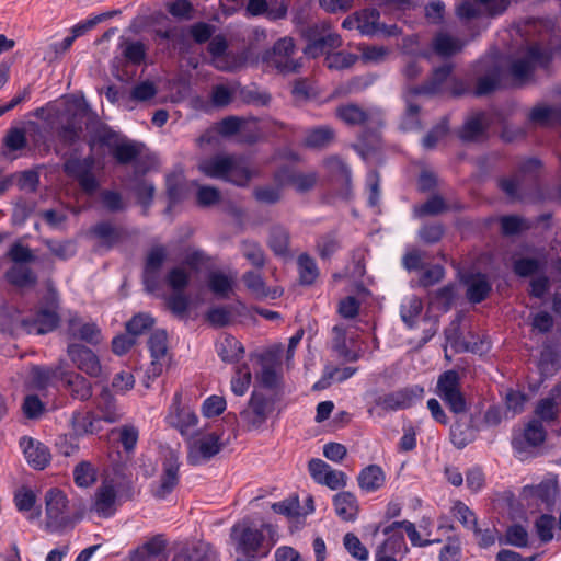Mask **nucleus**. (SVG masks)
<instances>
[{
    "label": "nucleus",
    "mask_w": 561,
    "mask_h": 561,
    "mask_svg": "<svg viewBox=\"0 0 561 561\" xmlns=\"http://www.w3.org/2000/svg\"><path fill=\"white\" fill-rule=\"evenodd\" d=\"M198 170L206 176L244 186L253 176L247 159L238 156L218 154L202 160Z\"/></svg>",
    "instance_id": "1"
},
{
    "label": "nucleus",
    "mask_w": 561,
    "mask_h": 561,
    "mask_svg": "<svg viewBox=\"0 0 561 561\" xmlns=\"http://www.w3.org/2000/svg\"><path fill=\"white\" fill-rule=\"evenodd\" d=\"M59 298L54 289H49L45 297V302L34 316L25 317L21 320L22 329L28 334H47L53 332L59 324L58 314Z\"/></svg>",
    "instance_id": "2"
},
{
    "label": "nucleus",
    "mask_w": 561,
    "mask_h": 561,
    "mask_svg": "<svg viewBox=\"0 0 561 561\" xmlns=\"http://www.w3.org/2000/svg\"><path fill=\"white\" fill-rule=\"evenodd\" d=\"M552 56L538 44L526 46L511 65V75L517 81L527 80L537 67H546Z\"/></svg>",
    "instance_id": "3"
},
{
    "label": "nucleus",
    "mask_w": 561,
    "mask_h": 561,
    "mask_svg": "<svg viewBox=\"0 0 561 561\" xmlns=\"http://www.w3.org/2000/svg\"><path fill=\"white\" fill-rule=\"evenodd\" d=\"M436 394L444 401L450 412L455 414H461L468 410L465 394L460 389L459 375L455 370H447L439 376Z\"/></svg>",
    "instance_id": "4"
},
{
    "label": "nucleus",
    "mask_w": 561,
    "mask_h": 561,
    "mask_svg": "<svg viewBox=\"0 0 561 561\" xmlns=\"http://www.w3.org/2000/svg\"><path fill=\"white\" fill-rule=\"evenodd\" d=\"M540 167L541 163L538 159L526 160L522 163L518 174L501 181L502 190L512 199H525L526 190L535 185Z\"/></svg>",
    "instance_id": "5"
},
{
    "label": "nucleus",
    "mask_w": 561,
    "mask_h": 561,
    "mask_svg": "<svg viewBox=\"0 0 561 561\" xmlns=\"http://www.w3.org/2000/svg\"><path fill=\"white\" fill-rule=\"evenodd\" d=\"M45 513L48 530L56 531L72 526L67 496L58 489H50L46 492Z\"/></svg>",
    "instance_id": "6"
},
{
    "label": "nucleus",
    "mask_w": 561,
    "mask_h": 561,
    "mask_svg": "<svg viewBox=\"0 0 561 561\" xmlns=\"http://www.w3.org/2000/svg\"><path fill=\"white\" fill-rule=\"evenodd\" d=\"M547 437V431L538 420L529 421L525 427L515 433L512 438V447L519 459L533 455L534 449L540 447Z\"/></svg>",
    "instance_id": "7"
},
{
    "label": "nucleus",
    "mask_w": 561,
    "mask_h": 561,
    "mask_svg": "<svg viewBox=\"0 0 561 561\" xmlns=\"http://www.w3.org/2000/svg\"><path fill=\"white\" fill-rule=\"evenodd\" d=\"M294 53L295 43L293 38L283 37L274 44L271 50L263 55V61L267 67L282 73L296 72L301 65L293 58Z\"/></svg>",
    "instance_id": "8"
},
{
    "label": "nucleus",
    "mask_w": 561,
    "mask_h": 561,
    "mask_svg": "<svg viewBox=\"0 0 561 561\" xmlns=\"http://www.w3.org/2000/svg\"><path fill=\"white\" fill-rule=\"evenodd\" d=\"M230 538L236 545L237 551L245 556H253L260 550L264 535L250 519L244 518L232 526Z\"/></svg>",
    "instance_id": "9"
},
{
    "label": "nucleus",
    "mask_w": 561,
    "mask_h": 561,
    "mask_svg": "<svg viewBox=\"0 0 561 561\" xmlns=\"http://www.w3.org/2000/svg\"><path fill=\"white\" fill-rule=\"evenodd\" d=\"M273 403L263 394L253 391L248 405L240 412V419L248 431L259 430L273 411Z\"/></svg>",
    "instance_id": "10"
},
{
    "label": "nucleus",
    "mask_w": 561,
    "mask_h": 561,
    "mask_svg": "<svg viewBox=\"0 0 561 561\" xmlns=\"http://www.w3.org/2000/svg\"><path fill=\"white\" fill-rule=\"evenodd\" d=\"M94 163V158L89 156L84 159H68L64 164L65 173L77 180L82 191L90 195L99 187V182L93 174Z\"/></svg>",
    "instance_id": "11"
},
{
    "label": "nucleus",
    "mask_w": 561,
    "mask_h": 561,
    "mask_svg": "<svg viewBox=\"0 0 561 561\" xmlns=\"http://www.w3.org/2000/svg\"><path fill=\"white\" fill-rule=\"evenodd\" d=\"M221 448V435L216 432L192 438L188 442V461L194 466L201 465L216 456Z\"/></svg>",
    "instance_id": "12"
},
{
    "label": "nucleus",
    "mask_w": 561,
    "mask_h": 561,
    "mask_svg": "<svg viewBox=\"0 0 561 561\" xmlns=\"http://www.w3.org/2000/svg\"><path fill=\"white\" fill-rule=\"evenodd\" d=\"M181 400L182 393L176 392L173 397V401L167 416V422L172 427L176 428L181 435L191 436L196 431L198 417L191 408L182 407Z\"/></svg>",
    "instance_id": "13"
},
{
    "label": "nucleus",
    "mask_w": 561,
    "mask_h": 561,
    "mask_svg": "<svg viewBox=\"0 0 561 561\" xmlns=\"http://www.w3.org/2000/svg\"><path fill=\"white\" fill-rule=\"evenodd\" d=\"M67 354L73 365L90 377L96 378L102 374V366L96 354L84 345L72 343L67 347Z\"/></svg>",
    "instance_id": "14"
},
{
    "label": "nucleus",
    "mask_w": 561,
    "mask_h": 561,
    "mask_svg": "<svg viewBox=\"0 0 561 561\" xmlns=\"http://www.w3.org/2000/svg\"><path fill=\"white\" fill-rule=\"evenodd\" d=\"M336 116L347 125H381L382 115L377 108L364 110L356 104H345L336 108Z\"/></svg>",
    "instance_id": "15"
},
{
    "label": "nucleus",
    "mask_w": 561,
    "mask_h": 561,
    "mask_svg": "<svg viewBox=\"0 0 561 561\" xmlns=\"http://www.w3.org/2000/svg\"><path fill=\"white\" fill-rule=\"evenodd\" d=\"M100 141L110 149L114 159L121 164L131 162L140 153V148L136 142L119 139V137L112 131L104 133L100 137Z\"/></svg>",
    "instance_id": "16"
},
{
    "label": "nucleus",
    "mask_w": 561,
    "mask_h": 561,
    "mask_svg": "<svg viewBox=\"0 0 561 561\" xmlns=\"http://www.w3.org/2000/svg\"><path fill=\"white\" fill-rule=\"evenodd\" d=\"M67 334L73 340H81L92 345H96L102 341L101 329L98 324L92 321H84L77 313L69 314Z\"/></svg>",
    "instance_id": "17"
},
{
    "label": "nucleus",
    "mask_w": 561,
    "mask_h": 561,
    "mask_svg": "<svg viewBox=\"0 0 561 561\" xmlns=\"http://www.w3.org/2000/svg\"><path fill=\"white\" fill-rule=\"evenodd\" d=\"M148 346L152 358L148 374L156 378L162 374L167 363L168 337L165 331H154L149 337Z\"/></svg>",
    "instance_id": "18"
},
{
    "label": "nucleus",
    "mask_w": 561,
    "mask_h": 561,
    "mask_svg": "<svg viewBox=\"0 0 561 561\" xmlns=\"http://www.w3.org/2000/svg\"><path fill=\"white\" fill-rule=\"evenodd\" d=\"M20 446L27 463L32 468L43 470L50 463L51 455L49 448L42 442L32 437H22Z\"/></svg>",
    "instance_id": "19"
},
{
    "label": "nucleus",
    "mask_w": 561,
    "mask_h": 561,
    "mask_svg": "<svg viewBox=\"0 0 561 561\" xmlns=\"http://www.w3.org/2000/svg\"><path fill=\"white\" fill-rule=\"evenodd\" d=\"M168 257V250L164 245H153L147 253L144 268V284L148 291H153L157 286L158 273Z\"/></svg>",
    "instance_id": "20"
},
{
    "label": "nucleus",
    "mask_w": 561,
    "mask_h": 561,
    "mask_svg": "<svg viewBox=\"0 0 561 561\" xmlns=\"http://www.w3.org/2000/svg\"><path fill=\"white\" fill-rule=\"evenodd\" d=\"M322 31L323 34L321 36L310 39L306 46L304 51L308 57L317 58L324 54L328 56L332 50L342 46L343 41L337 33L330 32L329 26L325 24L322 25Z\"/></svg>",
    "instance_id": "21"
},
{
    "label": "nucleus",
    "mask_w": 561,
    "mask_h": 561,
    "mask_svg": "<svg viewBox=\"0 0 561 561\" xmlns=\"http://www.w3.org/2000/svg\"><path fill=\"white\" fill-rule=\"evenodd\" d=\"M179 461L174 453H170L163 462V473L153 494L158 499L169 495L179 482Z\"/></svg>",
    "instance_id": "22"
},
{
    "label": "nucleus",
    "mask_w": 561,
    "mask_h": 561,
    "mask_svg": "<svg viewBox=\"0 0 561 561\" xmlns=\"http://www.w3.org/2000/svg\"><path fill=\"white\" fill-rule=\"evenodd\" d=\"M466 43L446 31L437 32L431 42L432 50L442 58L451 57L462 50Z\"/></svg>",
    "instance_id": "23"
},
{
    "label": "nucleus",
    "mask_w": 561,
    "mask_h": 561,
    "mask_svg": "<svg viewBox=\"0 0 561 561\" xmlns=\"http://www.w3.org/2000/svg\"><path fill=\"white\" fill-rule=\"evenodd\" d=\"M60 381L73 399L87 401L92 397V385L78 373L64 369Z\"/></svg>",
    "instance_id": "24"
},
{
    "label": "nucleus",
    "mask_w": 561,
    "mask_h": 561,
    "mask_svg": "<svg viewBox=\"0 0 561 561\" xmlns=\"http://www.w3.org/2000/svg\"><path fill=\"white\" fill-rule=\"evenodd\" d=\"M279 186L291 185L299 193L312 190L318 182V173L311 172H294L285 171L277 175Z\"/></svg>",
    "instance_id": "25"
},
{
    "label": "nucleus",
    "mask_w": 561,
    "mask_h": 561,
    "mask_svg": "<svg viewBox=\"0 0 561 561\" xmlns=\"http://www.w3.org/2000/svg\"><path fill=\"white\" fill-rule=\"evenodd\" d=\"M116 492L112 485L103 484L95 494L91 511L100 517H110L116 511Z\"/></svg>",
    "instance_id": "26"
},
{
    "label": "nucleus",
    "mask_w": 561,
    "mask_h": 561,
    "mask_svg": "<svg viewBox=\"0 0 561 561\" xmlns=\"http://www.w3.org/2000/svg\"><path fill=\"white\" fill-rule=\"evenodd\" d=\"M451 71V65H444L436 68L430 80L417 89V93L434 94L448 91L449 81L454 83L456 82L454 79H450Z\"/></svg>",
    "instance_id": "27"
},
{
    "label": "nucleus",
    "mask_w": 561,
    "mask_h": 561,
    "mask_svg": "<svg viewBox=\"0 0 561 561\" xmlns=\"http://www.w3.org/2000/svg\"><path fill=\"white\" fill-rule=\"evenodd\" d=\"M333 505L336 515L345 522H353L357 517L359 505L356 496L348 492L343 491L334 495Z\"/></svg>",
    "instance_id": "28"
},
{
    "label": "nucleus",
    "mask_w": 561,
    "mask_h": 561,
    "mask_svg": "<svg viewBox=\"0 0 561 561\" xmlns=\"http://www.w3.org/2000/svg\"><path fill=\"white\" fill-rule=\"evenodd\" d=\"M100 421L91 411L77 410L71 414L70 426L77 437L94 434L99 431L95 424Z\"/></svg>",
    "instance_id": "29"
},
{
    "label": "nucleus",
    "mask_w": 561,
    "mask_h": 561,
    "mask_svg": "<svg viewBox=\"0 0 561 561\" xmlns=\"http://www.w3.org/2000/svg\"><path fill=\"white\" fill-rule=\"evenodd\" d=\"M95 407L101 413V419L107 423H116L123 417L115 398L107 388H104L95 399Z\"/></svg>",
    "instance_id": "30"
},
{
    "label": "nucleus",
    "mask_w": 561,
    "mask_h": 561,
    "mask_svg": "<svg viewBox=\"0 0 561 561\" xmlns=\"http://www.w3.org/2000/svg\"><path fill=\"white\" fill-rule=\"evenodd\" d=\"M489 121L484 113H477L469 117L460 130V138L463 141H477L484 137Z\"/></svg>",
    "instance_id": "31"
},
{
    "label": "nucleus",
    "mask_w": 561,
    "mask_h": 561,
    "mask_svg": "<svg viewBox=\"0 0 561 561\" xmlns=\"http://www.w3.org/2000/svg\"><path fill=\"white\" fill-rule=\"evenodd\" d=\"M242 282L247 289L256 299L263 298H275L278 293L276 289L270 290L266 283L263 279L262 274L259 271H248L242 275Z\"/></svg>",
    "instance_id": "32"
},
{
    "label": "nucleus",
    "mask_w": 561,
    "mask_h": 561,
    "mask_svg": "<svg viewBox=\"0 0 561 561\" xmlns=\"http://www.w3.org/2000/svg\"><path fill=\"white\" fill-rule=\"evenodd\" d=\"M216 350L218 356L225 363H237L244 355V347L239 340L232 335H225L217 344Z\"/></svg>",
    "instance_id": "33"
},
{
    "label": "nucleus",
    "mask_w": 561,
    "mask_h": 561,
    "mask_svg": "<svg viewBox=\"0 0 561 561\" xmlns=\"http://www.w3.org/2000/svg\"><path fill=\"white\" fill-rule=\"evenodd\" d=\"M478 428L474 426L472 420H459L450 430L451 443L458 448L462 449L477 438Z\"/></svg>",
    "instance_id": "34"
},
{
    "label": "nucleus",
    "mask_w": 561,
    "mask_h": 561,
    "mask_svg": "<svg viewBox=\"0 0 561 561\" xmlns=\"http://www.w3.org/2000/svg\"><path fill=\"white\" fill-rule=\"evenodd\" d=\"M357 481L363 491L370 493L379 490L385 484L386 476L379 466L369 465L360 471Z\"/></svg>",
    "instance_id": "35"
},
{
    "label": "nucleus",
    "mask_w": 561,
    "mask_h": 561,
    "mask_svg": "<svg viewBox=\"0 0 561 561\" xmlns=\"http://www.w3.org/2000/svg\"><path fill=\"white\" fill-rule=\"evenodd\" d=\"M467 298L472 304L484 300L491 291V284L483 274L471 275L466 279Z\"/></svg>",
    "instance_id": "36"
},
{
    "label": "nucleus",
    "mask_w": 561,
    "mask_h": 561,
    "mask_svg": "<svg viewBox=\"0 0 561 561\" xmlns=\"http://www.w3.org/2000/svg\"><path fill=\"white\" fill-rule=\"evenodd\" d=\"M90 233L100 241L101 245H104L107 249L117 244L123 237L122 229L111 225L110 222L96 224L91 228Z\"/></svg>",
    "instance_id": "37"
},
{
    "label": "nucleus",
    "mask_w": 561,
    "mask_h": 561,
    "mask_svg": "<svg viewBox=\"0 0 561 561\" xmlns=\"http://www.w3.org/2000/svg\"><path fill=\"white\" fill-rule=\"evenodd\" d=\"M557 483L542 482L536 486H527L524 489V496L533 499L536 502H541L549 507L557 494Z\"/></svg>",
    "instance_id": "38"
},
{
    "label": "nucleus",
    "mask_w": 561,
    "mask_h": 561,
    "mask_svg": "<svg viewBox=\"0 0 561 561\" xmlns=\"http://www.w3.org/2000/svg\"><path fill=\"white\" fill-rule=\"evenodd\" d=\"M290 236L286 228L275 226L271 229L267 244L276 256H286L289 252Z\"/></svg>",
    "instance_id": "39"
},
{
    "label": "nucleus",
    "mask_w": 561,
    "mask_h": 561,
    "mask_svg": "<svg viewBox=\"0 0 561 561\" xmlns=\"http://www.w3.org/2000/svg\"><path fill=\"white\" fill-rule=\"evenodd\" d=\"M8 282L16 287H32L36 284L37 277L33 271L22 264L13 265L5 273Z\"/></svg>",
    "instance_id": "40"
},
{
    "label": "nucleus",
    "mask_w": 561,
    "mask_h": 561,
    "mask_svg": "<svg viewBox=\"0 0 561 561\" xmlns=\"http://www.w3.org/2000/svg\"><path fill=\"white\" fill-rule=\"evenodd\" d=\"M240 249L243 257L256 270H261L265 266L266 255L259 242L244 240L241 242Z\"/></svg>",
    "instance_id": "41"
},
{
    "label": "nucleus",
    "mask_w": 561,
    "mask_h": 561,
    "mask_svg": "<svg viewBox=\"0 0 561 561\" xmlns=\"http://www.w3.org/2000/svg\"><path fill=\"white\" fill-rule=\"evenodd\" d=\"M299 280L304 285H312L319 277V268L313 257L302 253L297 259Z\"/></svg>",
    "instance_id": "42"
},
{
    "label": "nucleus",
    "mask_w": 561,
    "mask_h": 561,
    "mask_svg": "<svg viewBox=\"0 0 561 561\" xmlns=\"http://www.w3.org/2000/svg\"><path fill=\"white\" fill-rule=\"evenodd\" d=\"M335 133L329 126H320L308 130L305 145L310 148H323L334 140Z\"/></svg>",
    "instance_id": "43"
},
{
    "label": "nucleus",
    "mask_w": 561,
    "mask_h": 561,
    "mask_svg": "<svg viewBox=\"0 0 561 561\" xmlns=\"http://www.w3.org/2000/svg\"><path fill=\"white\" fill-rule=\"evenodd\" d=\"M423 310L421 298L415 295L407 297L401 305L400 314L402 321L410 328L415 324L416 319Z\"/></svg>",
    "instance_id": "44"
},
{
    "label": "nucleus",
    "mask_w": 561,
    "mask_h": 561,
    "mask_svg": "<svg viewBox=\"0 0 561 561\" xmlns=\"http://www.w3.org/2000/svg\"><path fill=\"white\" fill-rule=\"evenodd\" d=\"M334 334L332 341L333 350L347 362H355L358 359V354L348 350L346 345V330L342 325H334L332 329Z\"/></svg>",
    "instance_id": "45"
},
{
    "label": "nucleus",
    "mask_w": 561,
    "mask_h": 561,
    "mask_svg": "<svg viewBox=\"0 0 561 561\" xmlns=\"http://www.w3.org/2000/svg\"><path fill=\"white\" fill-rule=\"evenodd\" d=\"M64 369V362H59L54 367H34L32 370L34 382L37 387L44 388L51 380H60Z\"/></svg>",
    "instance_id": "46"
},
{
    "label": "nucleus",
    "mask_w": 561,
    "mask_h": 561,
    "mask_svg": "<svg viewBox=\"0 0 561 561\" xmlns=\"http://www.w3.org/2000/svg\"><path fill=\"white\" fill-rule=\"evenodd\" d=\"M404 528L407 535L414 547H426L440 540L422 539L420 533L416 530L415 525L409 520L393 522L391 525L383 529L385 535H388L396 528Z\"/></svg>",
    "instance_id": "47"
},
{
    "label": "nucleus",
    "mask_w": 561,
    "mask_h": 561,
    "mask_svg": "<svg viewBox=\"0 0 561 561\" xmlns=\"http://www.w3.org/2000/svg\"><path fill=\"white\" fill-rule=\"evenodd\" d=\"M262 360V369L261 373L256 375L259 382L268 389L276 388L282 379V374L277 369L276 365L265 357L261 358Z\"/></svg>",
    "instance_id": "48"
},
{
    "label": "nucleus",
    "mask_w": 561,
    "mask_h": 561,
    "mask_svg": "<svg viewBox=\"0 0 561 561\" xmlns=\"http://www.w3.org/2000/svg\"><path fill=\"white\" fill-rule=\"evenodd\" d=\"M358 18V31L362 35L371 36L375 35L378 27V20L380 14L375 9H366L357 12Z\"/></svg>",
    "instance_id": "49"
},
{
    "label": "nucleus",
    "mask_w": 561,
    "mask_h": 561,
    "mask_svg": "<svg viewBox=\"0 0 561 561\" xmlns=\"http://www.w3.org/2000/svg\"><path fill=\"white\" fill-rule=\"evenodd\" d=\"M450 513L465 528L469 530L476 529V526L478 525V517L476 513L462 501H455L450 508Z\"/></svg>",
    "instance_id": "50"
},
{
    "label": "nucleus",
    "mask_w": 561,
    "mask_h": 561,
    "mask_svg": "<svg viewBox=\"0 0 561 561\" xmlns=\"http://www.w3.org/2000/svg\"><path fill=\"white\" fill-rule=\"evenodd\" d=\"M122 54L130 64L140 65L146 58L147 47L139 41L125 39L122 43Z\"/></svg>",
    "instance_id": "51"
},
{
    "label": "nucleus",
    "mask_w": 561,
    "mask_h": 561,
    "mask_svg": "<svg viewBox=\"0 0 561 561\" xmlns=\"http://www.w3.org/2000/svg\"><path fill=\"white\" fill-rule=\"evenodd\" d=\"M394 396L397 398L400 410L408 409L417 401L422 400L424 396V389L423 387L415 385L394 391Z\"/></svg>",
    "instance_id": "52"
},
{
    "label": "nucleus",
    "mask_w": 561,
    "mask_h": 561,
    "mask_svg": "<svg viewBox=\"0 0 561 561\" xmlns=\"http://www.w3.org/2000/svg\"><path fill=\"white\" fill-rule=\"evenodd\" d=\"M499 542L525 548L528 546V531L522 525L514 524L506 529L504 539L499 538Z\"/></svg>",
    "instance_id": "53"
},
{
    "label": "nucleus",
    "mask_w": 561,
    "mask_h": 561,
    "mask_svg": "<svg viewBox=\"0 0 561 561\" xmlns=\"http://www.w3.org/2000/svg\"><path fill=\"white\" fill-rule=\"evenodd\" d=\"M358 60V56L347 51L328 54L325 65L329 69L344 70L351 68Z\"/></svg>",
    "instance_id": "54"
},
{
    "label": "nucleus",
    "mask_w": 561,
    "mask_h": 561,
    "mask_svg": "<svg viewBox=\"0 0 561 561\" xmlns=\"http://www.w3.org/2000/svg\"><path fill=\"white\" fill-rule=\"evenodd\" d=\"M154 324L153 318L148 313H138L126 323V331L135 340L137 336L150 330Z\"/></svg>",
    "instance_id": "55"
},
{
    "label": "nucleus",
    "mask_w": 561,
    "mask_h": 561,
    "mask_svg": "<svg viewBox=\"0 0 561 561\" xmlns=\"http://www.w3.org/2000/svg\"><path fill=\"white\" fill-rule=\"evenodd\" d=\"M233 279L221 272H213L208 277L209 289L221 297H227L231 291Z\"/></svg>",
    "instance_id": "56"
},
{
    "label": "nucleus",
    "mask_w": 561,
    "mask_h": 561,
    "mask_svg": "<svg viewBox=\"0 0 561 561\" xmlns=\"http://www.w3.org/2000/svg\"><path fill=\"white\" fill-rule=\"evenodd\" d=\"M73 478L78 486L87 488L96 481V471L89 461H82L75 467Z\"/></svg>",
    "instance_id": "57"
},
{
    "label": "nucleus",
    "mask_w": 561,
    "mask_h": 561,
    "mask_svg": "<svg viewBox=\"0 0 561 561\" xmlns=\"http://www.w3.org/2000/svg\"><path fill=\"white\" fill-rule=\"evenodd\" d=\"M252 379V374L248 365H242L237 368L234 376L231 379V390L237 396H243Z\"/></svg>",
    "instance_id": "58"
},
{
    "label": "nucleus",
    "mask_w": 561,
    "mask_h": 561,
    "mask_svg": "<svg viewBox=\"0 0 561 561\" xmlns=\"http://www.w3.org/2000/svg\"><path fill=\"white\" fill-rule=\"evenodd\" d=\"M526 400V396L520 391L508 390L505 394V416L514 417L515 415L522 413L524 411Z\"/></svg>",
    "instance_id": "59"
},
{
    "label": "nucleus",
    "mask_w": 561,
    "mask_h": 561,
    "mask_svg": "<svg viewBox=\"0 0 561 561\" xmlns=\"http://www.w3.org/2000/svg\"><path fill=\"white\" fill-rule=\"evenodd\" d=\"M455 286L448 284L436 291L431 293V304L435 305L437 308H442L444 311H447L455 298Z\"/></svg>",
    "instance_id": "60"
},
{
    "label": "nucleus",
    "mask_w": 561,
    "mask_h": 561,
    "mask_svg": "<svg viewBox=\"0 0 561 561\" xmlns=\"http://www.w3.org/2000/svg\"><path fill=\"white\" fill-rule=\"evenodd\" d=\"M46 245L49 249V251L60 260H67L69 257H72L77 252L76 243L71 240H47Z\"/></svg>",
    "instance_id": "61"
},
{
    "label": "nucleus",
    "mask_w": 561,
    "mask_h": 561,
    "mask_svg": "<svg viewBox=\"0 0 561 561\" xmlns=\"http://www.w3.org/2000/svg\"><path fill=\"white\" fill-rule=\"evenodd\" d=\"M36 503L35 493L26 486H22L14 493V504L19 512H31Z\"/></svg>",
    "instance_id": "62"
},
{
    "label": "nucleus",
    "mask_w": 561,
    "mask_h": 561,
    "mask_svg": "<svg viewBox=\"0 0 561 561\" xmlns=\"http://www.w3.org/2000/svg\"><path fill=\"white\" fill-rule=\"evenodd\" d=\"M343 542H344L346 550L353 558H355L359 561H365L368 559V550L360 542L358 537L355 536L354 534L347 533L344 536Z\"/></svg>",
    "instance_id": "63"
},
{
    "label": "nucleus",
    "mask_w": 561,
    "mask_h": 561,
    "mask_svg": "<svg viewBox=\"0 0 561 561\" xmlns=\"http://www.w3.org/2000/svg\"><path fill=\"white\" fill-rule=\"evenodd\" d=\"M461 543L458 537H449L439 552V561H460Z\"/></svg>",
    "instance_id": "64"
}]
</instances>
